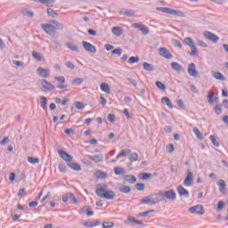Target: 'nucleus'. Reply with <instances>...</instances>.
<instances>
[{"label": "nucleus", "instance_id": "7", "mask_svg": "<svg viewBox=\"0 0 228 228\" xmlns=\"http://www.w3.org/2000/svg\"><path fill=\"white\" fill-rule=\"evenodd\" d=\"M132 28H134L135 29H139L142 35H149L151 33V30H149V28L142 23H133Z\"/></svg>", "mask_w": 228, "mask_h": 228}, {"label": "nucleus", "instance_id": "60", "mask_svg": "<svg viewBox=\"0 0 228 228\" xmlns=\"http://www.w3.org/2000/svg\"><path fill=\"white\" fill-rule=\"evenodd\" d=\"M54 79L55 81H58V83H65V77H55Z\"/></svg>", "mask_w": 228, "mask_h": 228}, {"label": "nucleus", "instance_id": "53", "mask_svg": "<svg viewBox=\"0 0 228 228\" xmlns=\"http://www.w3.org/2000/svg\"><path fill=\"white\" fill-rule=\"evenodd\" d=\"M150 177H152V174H151V173H143L142 176L141 177V179L142 181H147Z\"/></svg>", "mask_w": 228, "mask_h": 228}, {"label": "nucleus", "instance_id": "20", "mask_svg": "<svg viewBox=\"0 0 228 228\" xmlns=\"http://www.w3.org/2000/svg\"><path fill=\"white\" fill-rule=\"evenodd\" d=\"M119 15H124L125 17H134V12L127 9H121L119 11Z\"/></svg>", "mask_w": 228, "mask_h": 228}, {"label": "nucleus", "instance_id": "28", "mask_svg": "<svg viewBox=\"0 0 228 228\" xmlns=\"http://www.w3.org/2000/svg\"><path fill=\"white\" fill-rule=\"evenodd\" d=\"M161 102L163 104H166L167 106V108H169L170 110H174V106H172V102H170V98L168 97H163L161 99Z\"/></svg>", "mask_w": 228, "mask_h": 228}, {"label": "nucleus", "instance_id": "13", "mask_svg": "<svg viewBox=\"0 0 228 228\" xmlns=\"http://www.w3.org/2000/svg\"><path fill=\"white\" fill-rule=\"evenodd\" d=\"M82 45L84 49L87 51V53H92L93 54L97 53V49L95 48V46H94V45L90 44L89 42L83 41Z\"/></svg>", "mask_w": 228, "mask_h": 228}, {"label": "nucleus", "instance_id": "37", "mask_svg": "<svg viewBox=\"0 0 228 228\" xmlns=\"http://www.w3.org/2000/svg\"><path fill=\"white\" fill-rule=\"evenodd\" d=\"M68 199L69 200V202H73V204H77V199L76 198V196H74V193L72 192H68Z\"/></svg>", "mask_w": 228, "mask_h": 228}, {"label": "nucleus", "instance_id": "16", "mask_svg": "<svg viewBox=\"0 0 228 228\" xmlns=\"http://www.w3.org/2000/svg\"><path fill=\"white\" fill-rule=\"evenodd\" d=\"M159 54L167 60H172V53H168L167 48H159Z\"/></svg>", "mask_w": 228, "mask_h": 228}, {"label": "nucleus", "instance_id": "32", "mask_svg": "<svg viewBox=\"0 0 228 228\" xmlns=\"http://www.w3.org/2000/svg\"><path fill=\"white\" fill-rule=\"evenodd\" d=\"M129 154H131V150H123L119 154L117 155L116 159H120V158H124Z\"/></svg>", "mask_w": 228, "mask_h": 228}, {"label": "nucleus", "instance_id": "17", "mask_svg": "<svg viewBox=\"0 0 228 228\" xmlns=\"http://www.w3.org/2000/svg\"><path fill=\"white\" fill-rule=\"evenodd\" d=\"M207 99L208 104H215V102H218V97L215 96V93H213L212 91L208 92Z\"/></svg>", "mask_w": 228, "mask_h": 228}, {"label": "nucleus", "instance_id": "15", "mask_svg": "<svg viewBox=\"0 0 228 228\" xmlns=\"http://www.w3.org/2000/svg\"><path fill=\"white\" fill-rule=\"evenodd\" d=\"M177 191L180 197H184L185 199L190 197V192L183 185L177 187Z\"/></svg>", "mask_w": 228, "mask_h": 228}, {"label": "nucleus", "instance_id": "19", "mask_svg": "<svg viewBox=\"0 0 228 228\" xmlns=\"http://www.w3.org/2000/svg\"><path fill=\"white\" fill-rule=\"evenodd\" d=\"M88 159H91V161H94V163H101L102 162V159H104V157H102V154L99 155H88L87 156Z\"/></svg>", "mask_w": 228, "mask_h": 228}, {"label": "nucleus", "instance_id": "12", "mask_svg": "<svg viewBox=\"0 0 228 228\" xmlns=\"http://www.w3.org/2000/svg\"><path fill=\"white\" fill-rule=\"evenodd\" d=\"M190 213L192 215H204V207L202 205H196L189 208Z\"/></svg>", "mask_w": 228, "mask_h": 228}, {"label": "nucleus", "instance_id": "55", "mask_svg": "<svg viewBox=\"0 0 228 228\" xmlns=\"http://www.w3.org/2000/svg\"><path fill=\"white\" fill-rule=\"evenodd\" d=\"M111 54H117V56H121L122 49L121 48L115 49L111 52Z\"/></svg>", "mask_w": 228, "mask_h": 228}, {"label": "nucleus", "instance_id": "49", "mask_svg": "<svg viewBox=\"0 0 228 228\" xmlns=\"http://www.w3.org/2000/svg\"><path fill=\"white\" fill-rule=\"evenodd\" d=\"M75 108H76V110H84L85 109V104L81 102H75Z\"/></svg>", "mask_w": 228, "mask_h": 228}, {"label": "nucleus", "instance_id": "50", "mask_svg": "<svg viewBox=\"0 0 228 228\" xmlns=\"http://www.w3.org/2000/svg\"><path fill=\"white\" fill-rule=\"evenodd\" d=\"M67 47L68 49H69L70 51H75V52H77L78 49H77V46L76 45H72L70 43H68L67 44Z\"/></svg>", "mask_w": 228, "mask_h": 228}, {"label": "nucleus", "instance_id": "63", "mask_svg": "<svg viewBox=\"0 0 228 228\" xmlns=\"http://www.w3.org/2000/svg\"><path fill=\"white\" fill-rule=\"evenodd\" d=\"M115 118H116V117H115V114H109V116H108V120H109V122H115Z\"/></svg>", "mask_w": 228, "mask_h": 228}, {"label": "nucleus", "instance_id": "46", "mask_svg": "<svg viewBox=\"0 0 228 228\" xmlns=\"http://www.w3.org/2000/svg\"><path fill=\"white\" fill-rule=\"evenodd\" d=\"M138 61H140V58L139 57H134V56L130 57L129 60H128V63L130 65H133V63H138Z\"/></svg>", "mask_w": 228, "mask_h": 228}, {"label": "nucleus", "instance_id": "56", "mask_svg": "<svg viewBox=\"0 0 228 228\" xmlns=\"http://www.w3.org/2000/svg\"><path fill=\"white\" fill-rule=\"evenodd\" d=\"M59 170L62 174H65L67 172V167L65 165H63V164H60L59 165Z\"/></svg>", "mask_w": 228, "mask_h": 228}, {"label": "nucleus", "instance_id": "62", "mask_svg": "<svg viewBox=\"0 0 228 228\" xmlns=\"http://www.w3.org/2000/svg\"><path fill=\"white\" fill-rule=\"evenodd\" d=\"M8 143H10V138L8 137H4V140L0 142V144L2 145H8Z\"/></svg>", "mask_w": 228, "mask_h": 228}, {"label": "nucleus", "instance_id": "58", "mask_svg": "<svg viewBox=\"0 0 228 228\" xmlns=\"http://www.w3.org/2000/svg\"><path fill=\"white\" fill-rule=\"evenodd\" d=\"M215 111H216V115H221L222 114V105L216 106Z\"/></svg>", "mask_w": 228, "mask_h": 228}, {"label": "nucleus", "instance_id": "45", "mask_svg": "<svg viewBox=\"0 0 228 228\" xmlns=\"http://www.w3.org/2000/svg\"><path fill=\"white\" fill-rule=\"evenodd\" d=\"M85 81L83 78H74L71 80V85H75L77 86H79Z\"/></svg>", "mask_w": 228, "mask_h": 228}, {"label": "nucleus", "instance_id": "24", "mask_svg": "<svg viewBox=\"0 0 228 228\" xmlns=\"http://www.w3.org/2000/svg\"><path fill=\"white\" fill-rule=\"evenodd\" d=\"M97 179H106L108 177V174L104 171L97 170L94 174Z\"/></svg>", "mask_w": 228, "mask_h": 228}, {"label": "nucleus", "instance_id": "38", "mask_svg": "<svg viewBox=\"0 0 228 228\" xmlns=\"http://www.w3.org/2000/svg\"><path fill=\"white\" fill-rule=\"evenodd\" d=\"M40 106L43 108V110H45L47 106V97L45 96H41L40 97Z\"/></svg>", "mask_w": 228, "mask_h": 228}, {"label": "nucleus", "instance_id": "51", "mask_svg": "<svg viewBox=\"0 0 228 228\" xmlns=\"http://www.w3.org/2000/svg\"><path fill=\"white\" fill-rule=\"evenodd\" d=\"M32 56L37 61H42V56H40V53H38L37 52H32Z\"/></svg>", "mask_w": 228, "mask_h": 228}, {"label": "nucleus", "instance_id": "29", "mask_svg": "<svg viewBox=\"0 0 228 228\" xmlns=\"http://www.w3.org/2000/svg\"><path fill=\"white\" fill-rule=\"evenodd\" d=\"M91 209H92V207L86 206L83 208L82 211L83 213L86 214V216H94V211H92Z\"/></svg>", "mask_w": 228, "mask_h": 228}, {"label": "nucleus", "instance_id": "4", "mask_svg": "<svg viewBox=\"0 0 228 228\" xmlns=\"http://www.w3.org/2000/svg\"><path fill=\"white\" fill-rule=\"evenodd\" d=\"M159 195V197H162L159 200H176L177 194L175 193V191L174 189H171L169 191H160L159 193L155 194V196Z\"/></svg>", "mask_w": 228, "mask_h": 228}, {"label": "nucleus", "instance_id": "34", "mask_svg": "<svg viewBox=\"0 0 228 228\" xmlns=\"http://www.w3.org/2000/svg\"><path fill=\"white\" fill-rule=\"evenodd\" d=\"M112 33L115 37H120V35H122V27L112 28Z\"/></svg>", "mask_w": 228, "mask_h": 228}, {"label": "nucleus", "instance_id": "5", "mask_svg": "<svg viewBox=\"0 0 228 228\" xmlns=\"http://www.w3.org/2000/svg\"><path fill=\"white\" fill-rule=\"evenodd\" d=\"M160 202L159 199L155 198L154 195H149L146 198L141 200V204H148V206H155Z\"/></svg>", "mask_w": 228, "mask_h": 228}, {"label": "nucleus", "instance_id": "18", "mask_svg": "<svg viewBox=\"0 0 228 228\" xmlns=\"http://www.w3.org/2000/svg\"><path fill=\"white\" fill-rule=\"evenodd\" d=\"M212 76L215 79H217V81H227V77L220 71H212Z\"/></svg>", "mask_w": 228, "mask_h": 228}, {"label": "nucleus", "instance_id": "8", "mask_svg": "<svg viewBox=\"0 0 228 228\" xmlns=\"http://www.w3.org/2000/svg\"><path fill=\"white\" fill-rule=\"evenodd\" d=\"M203 36L205 37V38H207L208 40H210V42H213L214 44L218 43L220 40V37L218 36L209 31L203 32Z\"/></svg>", "mask_w": 228, "mask_h": 228}, {"label": "nucleus", "instance_id": "54", "mask_svg": "<svg viewBox=\"0 0 228 228\" xmlns=\"http://www.w3.org/2000/svg\"><path fill=\"white\" fill-rule=\"evenodd\" d=\"M167 149L169 154H172V152H174V151H175V147L172 143L167 144Z\"/></svg>", "mask_w": 228, "mask_h": 228}, {"label": "nucleus", "instance_id": "27", "mask_svg": "<svg viewBox=\"0 0 228 228\" xmlns=\"http://www.w3.org/2000/svg\"><path fill=\"white\" fill-rule=\"evenodd\" d=\"M142 67L144 70H147L148 72H154L155 70L154 65L148 62H143Z\"/></svg>", "mask_w": 228, "mask_h": 228}, {"label": "nucleus", "instance_id": "33", "mask_svg": "<svg viewBox=\"0 0 228 228\" xmlns=\"http://www.w3.org/2000/svg\"><path fill=\"white\" fill-rule=\"evenodd\" d=\"M47 14H48V17H51L52 19H57L58 17V13L54 9L48 8Z\"/></svg>", "mask_w": 228, "mask_h": 228}, {"label": "nucleus", "instance_id": "9", "mask_svg": "<svg viewBox=\"0 0 228 228\" xmlns=\"http://www.w3.org/2000/svg\"><path fill=\"white\" fill-rule=\"evenodd\" d=\"M187 72L191 77H199V71H197V65L195 63H190Z\"/></svg>", "mask_w": 228, "mask_h": 228}, {"label": "nucleus", "instance_id": "26", "mask_svg": "<svg viewBox=\"0 0 228 228\" xmlns=\"http://www.w3.org/2000/svg\"><path fill=\"white\" fill-rule=\"evenodd\" d=\"M171 67L173 70H175L176 72H181L183 70V66L179 64V62L173 61L171 62Z\"/></svg>", "mask_w": 228, "mask_h": 228}, {"label": "nucleus", "instance_id": "25", "mask_svg": "<svg viewBox=\"0 0 228 228\" xmlns=\"http://www.w3.org/2000/svg\"><path fill=\"white\" fill-rule=\"evenodd\" d=\"M118 191H120L121 193H126V194L130 193L131 187L120 184L118 186Z\"/></svg>", "mask_w": 228, "mask_h": 228}, {"label": "nucleus", "instance_id": "48", "mask_svg": "<svg viewBox=\"0 0 228 228\" xmlns=\"http://www.w3.org/2000/svg\"><path fill=\"white\" fill-rule=\"evenodd\" d=\"M138 154L136 152H134L131 154L130 158H129V161H131L132 163L134 161H138Z\"/></svg>", "mask_w": 228, "mask_h": 228}, {"label": "nucleus", "instance_id": "2", "mask_svg": "<svg viewBox=\"0 0 228 228\" xmlns=\"http://www.w3.org/2000/svg\"><path fill=\"white\" fill-rule=\"evenodd\" d=\"M107 188L108 185L106 184L101 185L100 188L95 190L96 195L101 197V199H106V200H114L117 194L113 191H108Z\"/></svg>", "mask_w": 228, "mask_h": 228}, {"label": "nucleus", "instance_id": "30", "mask_svg": "<svg viewBox=\"0 0 228 228\" xmlns=\"http://www.w3.org/2000/svg\"><path fill=\"white\" fill-rule=\"evenodd\" d=\"M97 225H101V221L96 220L95 222H86L84 224L85 227H97Z\"/></svg>", "mask_w": 228, "mask_h": 228}, {"label": "nucleus", "instance_id": "23", "mask_svg": "<svg viewBox=\"0 0 228 228\" xmlns=\"http://www.w3.org/2000/svg\"><path fill=\"white\" fill-rule=\"evenodd\" d=\"M68 167L71 168V170H75V172H81V166L77 163H68Z\"/></svg>", "mask_w": 228, "mask_h": 228}, {"label": "nucleus", "instance_id": "6", "mask_svg": "<svg viewBox=\"0 0 228 228\" xmlns=\"http://www.w3.org/2000/svg\"><path fill=\"white\" fill-rule=\"evenodd\" d=\"M56 87H54V85L47 81L46 79H43L41 81V90L43 92H51V90H54Z\"/></svg>", "mask_w": 228, "mask_h": 228}, {"label": "nucleus", "instance_id": "36", "mask_svg": "<svg viewBox=\"0 0 228 228\" xmlns=\"http://www.w3.org/2000/svg\"><path fill=\"white\" fill-rule=\"evenodd\" d=\"M35 3H41V4H54L56 0H32Z\"/></svg>", "mask_w": 228, "mask_h": 228}, {"label": "nucleus", "instance_id": "59", "mask_svg": "<svg viewBox=\"0 0 228 228\" xmlns=\"http://www.w3.org/2000/svg\"><path fill=\"white\" fill-rule=\"evenodd\" d=\"M66 67L68 69H71V70H74V69H76V66L74 65V63H72V61L66 62Z\"/></svg>", "mask_w": 228, "mask_h": 228}, {"label": "nucleus", "instance_id": "22", "mask_svg": "<svg viewBox=\"0 0 228 228\" xmlns=\"http://www.w3.org/2000/svg\"><path fill=\"white\" fill-rule=\"evenodd\" d=\"M218 186H219V191L220 193H225V188L227 187V183H225V180H219L218 183Z\"/></svg>", "mask_w": 228, "mask_h": 228}, {"label": "nucleus", "instance_id": "41", "mask_svg": "<svg viewBox=\"0 0 228 228\" xmlns=\"http://www.w3.org/2000/svg\"><path fill=\"white\" fill-rule=\"evenodd\" d=\"M28 161L31 165H37V164L40 163V159L33 158V157H28Z\"/></svg>", "mask_w": 228, "mask_h": 228}, {"label": "nucleus", "instance_id": "57", "mask_svg": "<svg viewBox=\"0 0 228 228\" xmlns=\"http://www.w3.org/2000/svg\"><path fill=\"white\" fill-rule=\"evenodd\" d=\"M174 45H175V47H178V49H182V48H183V44L180 43V41L177 40V39H175V40L174 41Z\"/></svg>", "mask_w": 228, "mask_h": 228}, {"label": "nucleus", "instance_id": "52", "mask_svg": "<svg viewBox=\"0 0 228 228\" xmlns=\"http://www.w3.org/2000/svg\"><path fill=\"white\" fill-rule=\"evenodd\" d=\"M135 189L138 191H143V190H145V184H143V183H136L135 184Z\"/></svg>", "mask_w": 228, "mask_h": 228}, {"label": "nucleus", "instance_id": "21", "mask_svg": "<svg viewBox=\"0 0 228 228\" xmlns=\"http://www.w3.org/2000/svg\"><path fill=\"white\" fill-rule=\"evenodd\" d=\"M124 181L129 183V184H134L136 183V176L133 175H126L124 176Z\"/></svg>", "mask_w": 228, "mask_h": 228}, {"label": "nucleus", "instance_id": "44", "mask_svg": "<svg viewBox=\"0 0 228 228\" xmlns=\"http://www.w3.org/2000/svg\"><path fill=\"white\" fill-rule=\"evenodd\" d=\"M155 85H156L157 88H159V90H163V91L167 90V86L161 81H157L155 83Z\"/></svg>", "mask_w": 228, "mask_h": 228}, {"label": "nucleus", "instance_id": "11", "mask_svg": "<svg viewBox=\"0 0 228 228\" xmlns=\"http://www.w3.org/2000/svg\"><path fill=\"white\" fill-rule=\"evenodd\" d=\"M58 154L60 158L63 159V161H66V163H71L72 159H74V158L70 154L67 153L62 150H59Z\"/></svg>", "mask_w": 228, "mask_h": 228}, {"label": "nucleus", "instance_id": "31", "mask_svg": "<svg viewBox=\"0 0 228 228\" xmlns=\"http://www.w3.org/2000/svg\"><path fill=\"white\" fill-rule=\"evenodd\" d=\"M100 88L102 92H105V94H111V91L110 90V86L106 83H102Z\"/></svg>", "mask_w": 228, "mask_h": 228}, {"label": "nucleus", "instance_id": "42", "mask_svg": "<svg viewBox=\"0 0 228 228\" xmlns=\"http://www.w3.org/2000/svg\"><path fill=\"white\" fill-rule=\"evenodd\" d=\"M114 174L116 175H124V174H126V170L122 167H115Z\"/></svg>", "mask_w": 228, "mask_h": 228}, {"label": "nucleus", "instance_id": "14", "mask_svg": "<svg viewBox=\"0 0 228 228\" xmlns=\"http://www.w3.org/2000/svg\"><path fill=\"white\" fill-rule=\"evenodd\" d=\"M37 72L40 77H49L51 76L49 69L38 68Z\"/></svg>", "mask_w": 228, "mask_h": 228}, {"label": "nucleus", "instance_id": "43", "mask_svg": "<svg viewBox=\"0 0 228 228\" xmlns=\"http://www.w3.org/2000/svg\"><path fill=\"white\" fill-rule=\"evenodd\" d=\"M209 140H210V142H212V143H213V145H215V147H220V142H218V140H216V137H215V135H210Z\"/></svg>", "mask_w": 228, "mask_h": 228}, {"label": "nucleus", "instance_id": "3", "mask_svg": "<svg viewBox=\"0 0 228 228\" xmlns=\"http://www.w3.org/2000/svg\"><path fill=\"white\" fill-rule=\"evenodd\" d=\"M157 12H161L162 13H167V15H172V17H185L183 11L170 9L168 7H157Z\"/></svg>", "mask_w": 228, "mask_h": 228}, {"label": "nucleus", "instance_id": "64", "mask_svg": "<svg viewBox=\"0 0 228 228\" xmlns=\"http://www.w3.org/2000/svg\"><path fill=\"white\" fill-rule=\"evenodd\" d=\"M38 206V201H31L28 203V208H37Z\"/></svg>", "mask_w": 228, "mask_h": 228}, {"label": "nucleus", "instance_id": "61", "mask_svg": "<svg viewBox=\"0 0 228 228\" xmlns=\"http://www.w3.org/2000/svg\"><path fill=\"white\" fill-rule=\"evenodd\" d=\"M26 195V188L20 189L18 192V197H24Z\"/></svg>", "mask_w": 228, "mask_h": 228}, {"label": "nucleus", "instance_id": "39", "mask_svg": "<svg viewBox=\"0 0 228 228\" xmlns=\"http://www.w3.org/2000/svg\"><path fill=\"white\" fill-rule=\"evenodd\" d=\"M22 15H25L26 17H35V12L32 11H29L28 9H23L21 11Z\"/></svg>", "mask_w": 228, "mask_h": 228}, {"label": "nucleus", "instance_id": "10", "mask_svg": "<svg viewBox=\"0 0 228 228\" xmlns=\"http://www.w3.org/2000/svg\"><path fill=\"white\" fill-rule=\"evenodd\" d=\"M193 184V173L190 170L187 171V175L183 181V186L190 188Z\"/></svg>", "mask_w": 228, "mask_h": 228}, {"label": "nucleus", "instance_id": "35", "mask_svg": "<svg viewBox=\"0 0 228 228\" xmlns=\"http://www.w3.org/2000/svg\"><path fill=\"white\" fill-rule=\"evenodd\" d=\"M185 44L189 45L190 49H193L195 46V42L191 37H185Z\"/></svg>", "mask_w": 228, "mask_h": 228}, {"label": "nucleus", "instance_id": "40", "mask_svg": "<svg viewBox=\"0 0 228 228\" xmlns=\"http://www.w3.org/2000/svg\"><path fill=\"white\" fill-rule=\"evenodd\" d=\"M192 131L195 136L198 138V140H202V133H200V130H199L198 127H193Z\"/></svg>", "mask_w": 228, "mask_h": 228}, {"label": "nucleus", "instance_id": "47", "mask_svg": "<svg viewBox=\"0 0 228 228\" xmlns=\"http://www.w3.org/2000/svg\"><path fill=\"white\" fill-rule=\"evenodd\" d=\"M112 227H115L114 222H104L102 224V228H112Z\"/></svg>", "mask_w": 228, "mask_h": 228}, {"label": "nucleus", "instance_id": "1", "mask_svg": "<svg viewBox=\"0 0 228 228\" xmlns=\"http://www.w3.org/2000/svg\"><path fill=\"white\" fill-rule=\"evenodd\" d=\"M41 28L46 35H49L53 38L56 39L60 35L56 31L59 29L60 31H63L65 29V25L56 20H50V23L41 24Z\"/></svg>", "mask_w": 228, "mask_h": 228}]
</instances>
